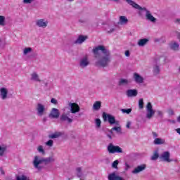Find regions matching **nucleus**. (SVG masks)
<instances>
[{
	"instance_id": "42",
	"label": "nucleus",
	"mask_w": 180,
	"mask_h": 180,
	"mask_svg": "<svg viewBox=\"0 0 180 180\" xmlns=\"http://www.w3.org/2000/svg\"><path fill=\"white\" fill-rule=\"evenodd\" d=\"M76 171H77V176H81V172H82V169H81V167H77V168L76 169Z\"/></svg>"
},
{
	"instance_id": "41",
	"label": "nucleus",
	"mask_w": 180,
	"mask_h": 180,
	"mask_svg": "<svg viewBox=\"0 0 180 180\" xmlns=\"http://www.w3.org/2000/svg\"><path fill=\"white\" fill-rule=\"evenodd\" d=\"M106 32L108 33H113L115 32V28H110V27L106 28Z\"/></svg>"
},
{
	"instance_id": "44",
	"label": "nucleus",
	"mask_w": 180,
	"mask_h": 180,
	"mask_svg": "<svg viewBox=\"0 0 180 180\" xmlns=\"http://www.w3.org/2000/svg\"><path fill=\"white\" fill-rule=\"evenodd\" d=\"M51 103H53V105H57V103H58V101H57V99L56 98H51Z\"/></svg>"
},
{
	"instance_id": "53",
	"label": "nucleus",
	"mask_w": 180,
	"mask_h": 180,
	"mask_svg": "<svg viewBox=\"0 0 180 180\" xmlns=\"http://www.w3.org/2000/svg\"><path fill=\"white\" fill-rule=\"evenodd\" d=\"M68 2H72L74 0H67Z\"/></svg>"
},
{
	"instance_id": "18",
	"label": "nucleus",
	"mask_w": 180,
	"mask_h": 180,
	"mask_svg": "<svg viewBox=\"0 0 180 180\" xmlns=\"http://www.w3.org/2000/svg\"><path fill=\"white\" fill-rule=\"evenodd\" d=\"M31 81H34L35 82H41L40 77H39V75L37 72H34L31 74V77H30Z\"/></svg>"
},
{
	"instance_id": "52",
	"label": "nucleus",
	"mask_w": 180,
	"mask_h": 180,
	"mask_svg": "<svg viewBox=\"0 0 180 180\" xmlns=\"http://www.w3.org/2000/svg\"><path fill=\"white\" fill-rule=\"evenodd\" d=\"M108 137L110 139H112V136H110V135H108Z\"/></svg>"
},
{
	"instance_id": "30",
	"label": "nucleus",
	"mask_w": 180,
	"mask_h": 180,
	"mask_svg": "<svg viewBox=\"0 0 180 180\" xmlns=\"http://www.w3.org/2000/svg\"><path fill=\"white\" fill-rule=\"evenodd\" d=\"M158 157H160V155L158 154V151L156 150L154 152L153 155L151 156L150 160L152 161H155L158 159Z\"/></svg>"
},
{
	"instance_id": "37",
	"label": "nucleus",
	"mask_w": 180,
	"mask_h": 180,
	"mask_svg": "<svg viewBox=\"0 0 180 180\" xmlns=\"http://www.w3.org/2000/svg\"><path fill=\"white\" fill-rule=\"evenodd\" d=\"M121 112H122V113H126L127 115H130V113H131V108L122 109Z\"/></svg>"
},
{
	"instance_id": "31",
	"label": "nucleus",
	"mask_w": 180,
	"mask_h": 180,
	"mask_svg": "<svg viewBox=\"0 0 180 180\" xmlns=\"http://www.w3.org/2000/svg\"><path fill=\"white\" fill-rule=\"evenodd\" d=\"M6 151V146H5L4 145L3 146L0 145V157H2V155H4Z\"/></svg>"
},
{
	"instance_id": "26",
	"label": "nucleus",
	"mask_w": 180,
	"mask_h": 180,
	"mask_svg": "<svg viewBox=\"0 0 180 180\" xmlns=\"http://www.w3.org/2000/svg\"><path fill=\"white\" fill-rule=\"evenodd\" d=\"M170 49H172V50H174L175 51L179 50V44L176 42H172L170 44Z\"/></svg>"
},
{
	"instance_id": "39",
	"label": "nucleus",
	"mask_w": 180,
	"mask_h": 180,
	"mask_svg": "<svg viewBox=\"0 0 180 180\" xmlns=\"http://www.w3.org/2000/svg\"><path fill=\"white\" fill-rule=\"evenodd\" d=\"M117 165H119V160H115L112 164V167L117 169Z\"/></svg>"
},
{
	"instance_id": "28",
	"label": "nucleus",
	"mask_w": 180,
	"mask_h": 180,
	"mask_svg": "<svg viewBox=\"0 0 180 180\" xmlns=\"http://www.w3.org/2000/svg\"><path fill=\"white\" fill-rule=\"evenodd\" d=\"M130 83V81H129L127 79H120L119 81V85H128Z\"/></svg>"
},
{
	"instance_id": "20",
	"label": "nucleus",
	"mask_w": 180,
	"mask_h": 180,
	"mask_svg": "<svg viewBox=\"0 0 180 180\" xmlns=\"http://www.w3.org/2000/svg\"><path fill=\"white\" fill-rule=\"evenodd\" d=\"M118 127H112L110 131V133H113V131H116V133H117L118 134H122V127H120V125H117Z\"/></svg>"
},
{
	"instance_id": "47",
	"label": "nucleus",
	"mask_w": 180,
	"mask_h": 180,
	"mask_svg": "<svg viewBox=\"0 0 180 180\" xmlns=\"http://www.w3.org/2000/svg\"><path fill=\"white\" fill-rule=\"evenodd\" d=\"M157 113H158V116H160L161 117H162V115H164V113H162V112L160 111V110H158L157 112Z\"/></svg>"
},
{
	"instance_id": "24",
	"label": "nucleus",
	"mask_w": 180,
	"mask_h": 180,
	"mask_svg": "<svg viewBox=\"0 0 180 180\" xmlns=\"http://www.w3.org/2000/svg\"><path fill=\"white\" fill-rule=\"evenodd\" d=\"M60 136H63V133L61 132H55L52 134L49 135V139H58V137H60Z\"/></svg>"
},
{
	"instance_id": "29",
	"label": "nucleus",
	"mask_w": 180,
	"mask_h": 180,
	"mask_svg": "<svg viewBox=\"0 0 180 180\" xmlns=\"http://www.w3.org/2000/svg\"><path fill=\"white\" fill-rule=\"evenodd\" d=\"M54 161H56V159L53 156L44 158L45 164H49L50 162H54Z\"/></svg>"
},
{
	"instance_id": "51",
	"label": "nucleus",
	"mask_w": 180,
	"mask_h": 180,
	"mask_svg": "<svg viewBox=\"0 0 180 180\" xmlns=\"http://www.w3.org/2000/svg\"><path fill=\"white\" fill-rule=\"evenodd\" d=\"M153 137H158V134L155 132H153Z\"/></svg>"
},
{
	"instance_id": "43",
	"label": "nucleus",
	"mask_w": 180,
	"mask_h": 180,
	"mask_svg": "<svg viewBox=\"0 0 180 180\" xmlns=\"http://www.w3.org/2000/svg\"><path fill=\"white\" fill-rule=\"evenodd\" d=\"M174 23H175V25H180V18H174Z\"/></svg>"
},
{
	"instance_id": "14",
	"label": "nucleus",
	"mask_w": 180,
	"mask_h": 180,
	"mask_svg": "<svg viewBox=\"0 0 180 180\" xmlns=\"http://www.w3.org/2000/svg\"><path fill=\"white\" fill-rule=\"evenodd\" d=\"M126 95L128 98H134L139 95V91L136 89H128L126 91Z\"/></svg>"
},
{
	"instance_id": "32",
	"label": "nucleus",
	"mask_w": 180,
	"mask_h": 180,
	"mask_svg": "<svg viewBox=\"0 0 180 180\" xmlns=\"http://www.w3.org/2000/svg\"><path fill=\"white\" fill-rule=\"evenodd\" d=\"M160 67L158 65H155L153 67V74L154 75H158L160 74Z\"/></svg>"
},
{
	"instance_id": "7",
	"label": "nucleus",
	"mask_w": 180,
	"mask_h": 180,
	"mask_svg": "<svg viewBox=\"0 0 180 180\" xmlns=\"http://www.w3.org/2000/svg\"><path fill=\"white\" fill-rule=\"evenodd\" d=\"M37 115V116L41 117L46 115V112H47V109L46 106L41 103H38L36 107Z\"/></svg>"
},
{
	"instance_id": "17",
	"label": "nucleus",
	"mask_w": 180,
	"mask_h": 180,
	"mask_svg": "<svg viewBox=\"0 0 180 180\" xmlns=\"http://www.w3.org/2000/svg\"><path fill=\"white\" fill-rule=\"evenodd\" d=\"M88 39V37L84 35H79L78 38L75 41V44H82L85 40Z\"/></svg>"
},
{
	"instance_id": "49",
	"label": "nucleus",
	"mask_w": 180,
	"mask_h": 180,
	"mask_svg": "<svg viewBox=\"0 0 180 180\" xmlns=\"http://www.w3.org/2000/svg\"><path fill=\"white\" fill-rule=\"evenodd\" d=\"M131 124V122H127V125H126L127 129H130Z\"/></svg>"
},
{
	"instance_id": "54",
	"label": "nucleus",
	"mask_w": 180,
	"mask_h": 180,
	"mask_svg": "<svg viewBox=\"0 0 180 180\" xmlns=\"http://www.w3.org/2000/svg\"><path fill=\"white\" fill-rule=\"evenodd\" d=\"M79 22H81L82 23L84 22V21H81V20H79Z\"/></svg>"
},
{
	"instance_id": "48",
	"label": "nucleus",
	"mask_w": 180,
	"mask_h": 180,
	"mask_svg": "<svg viewBox=\"0 0 180 180\" xmlns=\"http://www.w3.org/2000/svg\"><path fill=\"white\" fill-rule=\"evenodd\" d=\"M125 56H126V57H130V51H125Z\"/></svg>"
},
{
	"instance_id": "46",
	"label": "nucleus",
	"mask_w": 180,
	"mask_h": 180,
	"mask_svg": "<svg viewBox=\"0 0 180 180\" xmlns=\"http://www.w3.org/2000/svg\"><path fill=\"white\" fill-rule=\"evenodd\" d=\"M168 114L170 115V116H172L174 115V110H168Z\"/></svg>"
},
{
	"instance_id": "40",
	"label": "nucleus",
	"mask_w": 180,
	"mask_h": 180,
	"mask_svg": "<svg viewBox=\"0 0 180 180\" xmlns=\"http://www.w3.org/2000/svg\"><path fill=\"white\" fill-rule=\"evenodd\" d=\"M173 34H174V36H176V37H177V39H179V40H180V32H179L174 31L173 32Z\"/></svg>"
},
{
	"instance_id": "16",
	"label": "nucleus",
	"mask_w": 180,
	"mask_h": 180,
	"mask_svg": "<svg viewBox=\"0 0 180 180\" xmlns=\"http://www.w3.org/2000/svg\"><path fill=\"white\" fill-rule=\"evenodd\" d=\"M134 79L136 84H143L144 82V78L137 72L134 73Z\"/></svg>"
},
{
	"instance_id": "27",
	"label": "nucleus",
	"mask_w": 180,
	"mask_h": 180,
	"mask_svg": "<svg viewBox=\"0 0 180 180\" xmlns=\"http://www.w3.org/2000/svg\"><path fill=\"white\" fill-rule=\"evenodd\" d=\"M32 51H33V49H32L30 47H26L23 49L22 54H23V56H27V54H30V53H32Z\"/></svg>"
},
{
	"instance_id": "15",
	"label": "nucleus",
	"mask_w": 180,
	"mask_h": 180,
	"mask_svg": "<svg viewBox=\"0 0 180 180\" xmlns=\"http://www.w3.org/2000/svg\"><path fill=\"white\" fill-rule=\"evenodd\" d=\"M108 180H125L123 177L116 174V172H112L108 174Z\"/></svg>"
},
{
	"instance_id": "22",
	"label": "nucleus",
	"mask_w": 180,
	"mask_h": 180,
	"mask_svg": "<svg viewBox=\"0 0 180 180\" xmlns=\"http://www.w3.org/2000/svg\"><path fill=\"white\" fill-rule=\"evenodd\" d=\"M154 144H156L157 146L161 145V144H165V139H161V138H156L154 141Z\"/></svg>"
},
{
	"instance_id": "23",
	"label": "nucleus",
	"mask_w": 180,
	"mask_h": 180,
	"mask_svg": "<svg viewBox=\"0 0 180 180\" xmlns=\"http://www.w3.org/2000/svg\"><path fill=\"white\" fill-rule=\"evenodd\" d=\"M102 106V103L101 101H96L93 105L94 110H99Z\"/></svg>"
},
{
	"instance_id": "4",
	"label": "nucleus",
	"mask_w": 180,
	"mask_h": 180,
	"mask_svg": "<svg viewBox=\"0 0 180 180\" xmlns=\"http://www.w3.org/2000/svg\"><path fill=\"white\" fill-rule=\"evenodd\" d=\"M103 117L104 120H107L110 124H116V126H120V122L117 121L115 116L110 114H106L105 112L103 113Z\"/></svg>"
},
{
	"instance_id": "33",
	"label": "nucleus",
	"mask_w": 180,
	"mask_h": 180,
	"mask_svg": "<svg viewBox=\"0 0 180 180\" xmlns=\"http://www.w3.org/2000/svg\"><path fill=\"white\" fill-rule=\"evenodd\" d=\"M45 145L47 147H49L50 148H51V147H53V146H54V141H53L52 139H49V141H47L45 143Z\"/></svg>"
},
{
	"instance_id": "13",
	"label": "nucleus",
	"mask_w": 180,
	"mask_h": 180,
	"mask_svg": "<svg viewBox=\"0 0 180 180\" xmlns=\"http://www.w3.org/2000/svg\"><path fill=\"white\" fill-rule=\"evenodd\" d=\"M0 98L5 101V99L8 98V89L6 87L0 88Z\"/></svg>"
},
{
	"instance_id": "3",
	"label": "nucleus",
	"mask_w": 180,
	"mask_h": 180,
	"mask_svg": "<svg viewBox=\"0 0 180 180\" xmlns=\"http://www.w3.org/2000/svg\"><path fill=\"white\" fill-rule=\"evenodd\" d=\"M44 162H45L44 158H41L39 155H36L34 157L32 164L34 167L36 169H38V171H41V169H43V166H41V164Z\"/></svg>"
},
{
	"instance_id": "21",
	"label": "nucleus",
	"mask_w": 180,
	"mask_h": 180,
	"mask_svg": "<svg viewBox=\"0 0 180 180\" xmlns=\"http://www.w3.org/2000/svg\"><path fill=\"white\" fill-rule=\"evenodd\" d=\"M147 43H148V39H139L138 41V46H139V47H144V46H146V44H147Z\"/></svg>"
},
{
	"instance_id": "8",
	"label": "nucleus",
	"mask_w": 180,
	"mask_h": 180,
	"mask_svg": "<svg viewBox=\"0 0 180 180\" xmlns=\"http://www.w3.org/2000/svg\"><path fill=\"white\" fill-rule=\"evenodd\" d=\"M79 65L80 68H86L89 65V58L88 56L86 55L80 58Z\"/></svg>"
},
{
	"instance_id": "10",
	"label": "nucleus",
	"mask_w": 180,
	"mask_h": 180,
	"mask_svg": "<svg viewBox=\"0 0 180 180\" xmlns=\"http://www.w3.org/2000/svg\"><path fill=\"white\" fill-rule=\"evenodd\" d=\"M49 117L51 119H58L60 117V110L57 108H52L49 113Z\"/></svg>"
},
{
	"instance_id": "11",
	"label": "nucleus",
	"mask_w": 180,
	"mask_h": 180,
	"mask_svg": "<svg viewBox=\"0 0 180 180\" xmlns=\"http://www.w3.org/2000/svg\"><path fill=\"white\" fill-rule=\"evenodd\" d=\"M170 156L171 154L169 152L165 151L160 155V158L162 161H165V162H171V160L169 159Z\"/></svg>"
},
{
	"instance_id": "45",
	"label": "nucleus",
	"mask_w": 180,
	"mask_h": 180,
	"mask_svg": "<svg viewBox=\"0 0 180 180\" xmlns=\"http://www.w3.org/2000/svg\"><path fill=\"white\" fill-rule=\"evenodd\" d=\"M125 171H129L130 169V165L127 163H125Z\"/></svg>"
},
{
	"instance_id": "36",
	"label": "nucleus",
	"mask_w": 180,
	"mask_h": 180,
	"mask_svg": "<svg viewBox=\"0 0 180 180\" xmlns=\"http://www.w3.org/2000/svg\"><path fill=\"white\" fill-rule=\"evenodd\" d=\"M139 109H143V108H144V101H143V98L139 99Z\"/></svg>"
},
{
	"instance_id": "12",
	"label": "nucleus",
	"mask_w": 180,
	"mask_h": 180,
	"mask_svg": "<svg viewBox=\"0 0 180 180\" xmlns=\"http://www.w3.org/2000/svg\"><path fill=\"white\" fill-rule=\"evenodd\" d=\"M146 168H147V165L146 164L138 165L134 169V170L132 171V174H140V172H143V171H144Z\"/></svg>"
},
{
	"instance_id": "5",
	"label": "nucleus",
	"mask_w": 180,
	"mask_h": 180,
	"mask_svg": "<svg viewBox=\"0 0 180 180\" xmlns=\"http://www.w3.org/2000/svg\"><path fill=\"white\" fill-rule=\"evenodd\" d=\"M107 150L110 154H122L123 153V149L119 146H114L112 143H110L107 148Z\"/></svg>"
},
{
	"instance_id": "38",
	"label": "nucleus",
	"mask_w": 180,
	"mask_h": 180,
	"mask_svg": "<svg viewBox=\"0 0 180 180\" xmlns=\"http://www.w3.org/2000/svg\"><path fill=\"white\" fill-rule=\"evenodd\" d=\"M34 1H36V0H22V3L26 5H29L30 4H33V2H34Z\"/></svg>"
},
{
	"instance_id": "50",
	"label": "nucleus",
	"mask_w": 180,
	"mask_h": 180,
	"mask_svg": "<svg viewBox=\"0 0 180 180\" xmlns=\"http://www.w3.org/2000/svg\"><path fill=\"white\" fill-rule=\"evenodd\" d=\"M0 172L1 175H5V171H4V169L2 167L0 168Z\"/></svg>"
},
{
	"instance_id": "6",
	"label": "nucleus",
	"mask_w": 180,
	"mask_h": 180,
	"mask_svg": "<svg viewBox=\"0 0 180 180\" xmlns=\"http://www.w3.org/2000/svg\"><path fill=\"white\" fill-rule=\"evenodd\" d=\"M35 25L41 29H46L49 26V20L44 18H40L35 21Z\"/></svg>"
},
{
	"instance_id": "19",
	"label": "nucleus",
	"mask_w": 180,
	"mask_h": 180,
	"mask_svg": "<svg viewBox=\"0 0 180 180\" xmlns=\"http://www.w3.org/2000/svg\"><path fill=\"white\" fill-rule=\"evenodd\" d=\"M119 23L120 25H127L129 23V19H127V16L121 15L120 16Z\"/></svg>"
},
{
	"instance_id": "9",
	"label": "nucleus",
	"mask_w": 180,
	"mask_h": 180,
	"mask_svg": "<svg viewBox=\"0 0 180 180\" xmlns=\"http://www.w3.org/2000/svg\"><path fill=\"white\" fill-rule=\"evenodd\" d=\"M146 117L147 119H151L155 115V111L153 110V105H151V103H148L146 105Z\"/></svg>"
},
{
	"instance_id": "25",
	"label": "nucleus",
	"mask_w": 180,
	"mask_h": 180,
	"mask_svg": "<svg viewBox=\"0 0 180 180\" xmlns=\"http://www.w3.org/2000/svg\"><path fill=\"white\" fill-rule=\"evenodd\" d=\"M37 150L39 154H41L42 155H46V150H44V146L42 145H39L37 146Z\"/></svg>"
},
{
	"instance_id": "1",
	"label": "nucleus",
	"mask_w": 180,
	"mask_h": 180,
	"mask_svg": "<svg viewBox=\"0 0 180 180\" xmlns=\"http://www.w3.org/2000/svg\"><path fill=\"white\" fill-rule=\"evenodd\" d=\"M94 57L96 59V65L97 67H108L110 63V52L102 45H99L93 49Z\"/></svg>"
},
{
	"instance_id": "34",
	"label": "nucleus",
	"mask_w": 180,
	"mask_h": 180,
	"mask_svg": "<svg viewBox=\"0 0 180 180\" xmlns=\"http://www.w3.org/2000/svg\"><path fill=\"white\" fill-rule=\"evenodd\" d=\"M6 23L5 22V16L0 15V26H5Z\"/></svg>"
},
{
	"instance_id": "35",
	"label": "nucleus",
	"mask_w": 180,
	"mask_h": 180,
	"mask_svg": "<svg viewBox=\"0 0 180 180\" xmlns=\"http://www.w3.org/2000/svg\"><path fill=\"white\" fill-rule=\"evenodd\" d=\"M95 123H96V127L97 129H101V124H102V122L101 121L100 119H96L95 120Z\"/></svg>"
},
{
	"instance_id": "2",
	"label": "nucleus",
	"mask_w": 180,
	"mask_h": 180,
	"mask_svg": "<svg viewBox=\"0 0 180 180\" xmlns=\"http://www.w3.org/2000/svg\"><path fill=\"white\" fill-rule=\"evenodd\" d=\"M68 106L70 108V111L67 110L68 109L67 107H64L62 109L63 112L60 117V120L61 122H67V123H72L74 120L72 119V116H71V113L73 115L78 113L81 110V108L77 103H69Z\"/></svg>"
}]
</instances>
